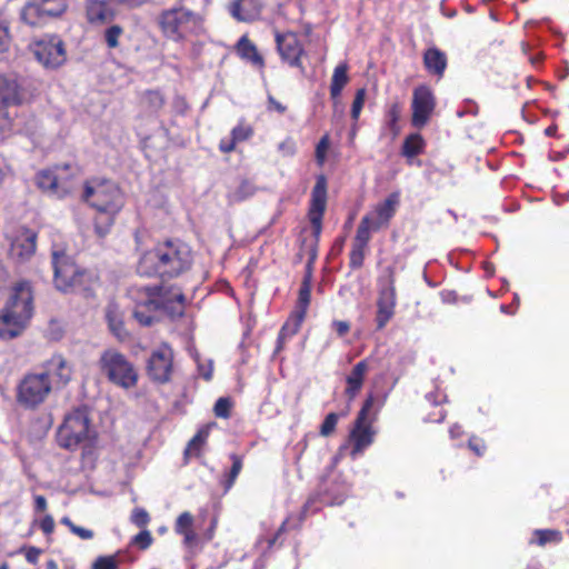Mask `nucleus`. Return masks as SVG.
<instances>
[{
    "label": "nucleus",
    "mask_w": 569,
    "mask_h": 569,
    "mask_svg": "<svg viewBox=\"0 0 569 569\" xmlns=\"http://www.w3.org/2000/svg\"><path fill=\"white\" fill-rule=\"evenodd\" d=\"M192 264V252L181 241H166L146 251L139 259L137 272L143 277L173 278Z\"/></svg>",
    "instance_id": "1"
},
{
    "label": "nucleus",
    "mask_w": 569,
    "mask_h": 569,
    "mask_svg": "<svg viewBox=\"0 0 569 569\" xmlns=\"http://www.w3.org/2000/svg\"><path fill=\"white\" fill-rule=\"evenodd\" d=\"M130 295L137 300L133 316L142 326L152 325L154 311H163L171 318L184 312L186 297L177 287H138L132 288Z\"/></svg>",
    "instance_id": "2"
},
{
    "label": "nucleus",
    "mask_w": 569,
    "mask_h": 569,
    "mask_svg": "<svg viewBox=\"0 0 569 569\" xmlns=\"http://www.w3.org/2000/svg\"><path fill=\"white\" fill-rule=\"evenodd\" d=\"M32 291L27 281L18 282L0 313V339L18 337L24 329L27 321L32 316Z\"/></svg>",
    "instance_id": "3"
},
{
    "label": "nucleus",
    "mask_w": 569,
    "mask_h": 569,
    "mask_svg": "<svg viewBox=\"0 0 569 569\" xmlns=\"http://www.w3.org/2000/svg\"><path fill=\"white\" fill-rule=\"evenodd\" d=\"M81 199L98 212L119 213L124 206V196L120 188L104 179L87 181Z\"/></svg>",
    "instance_id": "4"
},
{
    "label": "nucleus",
    "mask_w": 569,
    "mask_h": 569,
    "mask_svg": "<svg viewBox=\"0 0 569 569\" xmlns=\"http://www.w3.org/2000/svg\"><path fill=\"white\" fill-rule=\"evenodd\" d=\"M98 367L102 376L120 388L131 389L137 386V369L123 353L114 348L106 349L100 355Z\"/></svg>",
    "instance_id": "5"
},
{
    "label": "nucleus",
    "mask_w": 569,
    "mask_h": 569,
    "mask_svg": "<svg viewBox=\"0 0 569 569\" xmlns=\"http://www.w3.org/2000/svg\"><path fill=\"white\" fill-rule=\"evenodd\" d=\"M201 18L183 6L163 10L158 18L159 27L168 39L180 42L200 27Z\"/></svg>",
    "instance_id": "6"
},
{
    "label": "nucleus",
    "mask_w": 569,
    "mask_h": 569,
    "mask_svg": "<svg viewBox=\"0 0 569 569\" xmlns=\"http://www.w3.org/2000/svg\"><path fill=\"white\" fill-rule=\"evenodd\" d=\"M375 403V398L370 395L358 412L353 427L350 431V440L352 442L351 457L357 458L368 448L375 439L376 431L372 428L375 416L370 413Z\"/></svg>",
    "instance_id": "7"
},
{
    "label": "nucleus",
    "mask_w": 569,
    "mask_h": 569,
    "mask_svg": "<svg viewBox=\"0 0 569 569\" xmlns=\"http://www.w3.org/2000/svg\"><path fill=\"white\" fill-rule=\"evenodd\" d=\"M90 435L89 418L86 411L76 409L66 417L58 430L57 440L60 447L73 450L88 440Z\"/></svg>",
    "instance_id": "8"
},
{
    "label": "nucleus",
    "mask_w": 569,
    "mask_h": 569,
    "mask_svg": "<svg viewBox=\"0 0 569 569\" xmlns=\"http://www.w3.org/2000/svg\"><path fill=\"white\" fill-rule=\"evenodd\" d=\"M51 392V382L48 372L29 373L18 386L17 400L26 408H36L42 403Z\"/></svg>",
    "instance_id": "9"
},
{
    "label": "nucleus",
    "mask_w": 569,
    "mask_h": 569,
    "mask_svg": "<svg viewBox=\"0 0 569 569\" xmlns=\"http://www.w3.org/2000/svg\"><path fill=\"white\" fill-rule=\"evenodd\" d=\"M395 281V271L390 267L378 279L376 322L379 330L383 329L395 315L397 303Z\"/></svg>",
    "instance_id": "10"
},
{
    "label": "nucleus",
    "mask_w": 569,
    "mask_h": 569,
    "mask_svg": "<svg viewBox=\"0 0 569 569\" xmlns=\"http://www.w3.org/2000/svg\"><path fill=\"white\" fill-rule=\"evenodd\" d=\"M146 372L154 383L164 385L171 381L174 372V352L169 343L162 342L150 352Z\"/></svg>",
    "instance_id": "11"
},
{
    "label": "nucleus",
    "mask_w": 569,
    "mask_h": 569,
    "mask_svg": "<svg viewBox=\"0 0 569 569\" xmlns=\"http://www.w3.org/2000/svg\"><path fill=\"white\" fill-rule=\"evenodd\" d=\"M34 97L27 80L17 73L0 74V104L3 107L21 106Z\"/></svg>",
    "instance_id": "12"
},
{
    "label": "nucleus",
    "mask_w": 569,
    "mask_h": 569,
    "mask_svg": "<svg viewBox=\"0 0 569 569\" xmlns=\"http://www.w3.org/2000/svg\"><path fill=\"white\" fill-rule=\"evenodd\" d=\"M54 284L58 290L68 292L80 284L83 273L74 264L72 258L62 250H52Z\"/></svg>",
    "instance_id": "13"
},
{
    "label": "nucleus",
    "mask_w": 569,
    "mask_h": 569,
    "mask_svg": "<svg viewBox=\"0 0 569 569\" xmlns=\"http://www.w3.org/2000/svg\"><path fill=\"white\" fill-rule=\"evenodd\" d=\"M327 206V180L325 176L317 178L316 184L311 192V201L309 208V220L312 226L313 240L310 249V259L316 258V246L322 230V217Z\"/></svg>",
    "instance_id": "14"
},
{
    "label": "nucleus",
    "mask_w": 569,
    "mask_h": 569,
    "mask_svg": "<svg viewBox=\"0 0 569 569\" xmlns=\"http://www.w3.org/2000/svg\"><path fill=\"white\" fill-rule=\"evenodd\" d=\"M31 51L46 69H57L67 60L64 43L57 36H47L34 41L31 44Z\"/></svg>",
    "instance_id": "15"
},
{
    "label": "nucleus",
    "mask_w": 569,
    "mask_h": 569,
    "mask_svg": "<svg viewBox=\"0 0 569 569\" xmlns=\"http://www.w3.org/2000/svg\"><path fill=\"white\" fill-rule=\"evenodd\" d=\"M435 107L436 98L430 88L427 86L417 87L412 93V126L418 129L423 128L428 123Z\"/></svg>",
    "instance_id": "16"
},
{
    "label": "nucleus",
    "mask_w": 569,
    "mask_h": 569,
    "mask_svg": "<svg viewBox=\"0 0 569 569\" xmlns=\"http://www.w3.org/2000/svg\"><path fill=\"white\" fill-rule=\"evenodd\" d=\"M276 43L282 61L287 62L290 67L300 68L302 71L305 70L301 64V56L305 50L296 33L276 32Z\"/></svg>",
    "instance_id": "17"
},
{
    "label": "nucleus",
    "mask_w": 569,
    "mask_h": 569,
    "mask_svg": "<svg viewBox=\"0 0 569 569\" xmlns=\"http://www.w3.org/2000/svg\"><path fill=\"white\" fill-rule=\"evenodd\" d=\"M37 233L30 229L21 228L11 242L10 256L17 261L28 260L36 252Z\"/></svg>",
    "instance_id": "18"
},
{
    "label": "nucleus",
    "mask_w": 569,
    "mask_h": 569,
    "mask_svg": "<svg viewBox=\"0 0 569 569\" xmlns=\"http://www.w3.org/2000/svg\"><path fill=\"white\" fill-rule=\"evenodd\" d=\"M61 180L62 172H60V168H57L56 171L42 170L37 174V186L59 199L71 194V186L59 187Z\"/></svg>",
    "instance_id": "19"
},
{
    "label": "nucleus",
    "mask_w": 569,
    "mask_h": 569,
    "mask_svg": "<svg viewBox=\"0 0 569 569\" xmlns=\"http://www.w3.org/2000/svg\"><path fill=\"white\" fill-rule=\"evenodd\" d=\"M398 206L399 194L391 193L385 201L377 204L375 210L366 214L367 218L371 219L373 223V230H380L381 228L387 227L391 218L395 216Z\"/></svg>",
    "instance_id": "20"
},
{
    "label": "nucleus",
    "mask_w": 569,
    "mask_h": 569,
    "mask_svg": "<svg viewBox=\"0 0 569 569\" xmlns=\"http://www.w3.org/2000/svg\"><path fill=\"white\" fill-rule=\"evenodd\" d=\"M371 358H366L359 361L350 371V373L346 378L347 387L345 389L346 396L349 400H352L360 392L365 377L370 369Z\"/></svg>",
    "instance_id": "21"
},
{
    "label": "nucleus",
    "mask_w": 569,
    "mask_h": 569,
    "mask_svg": "<svg viewBox=\"0 0 569 569\" xmlns=\"http://www.w3.org/2000/svg\"><path fill=\"white\" fill-rule=\"evenodd\" d=\"M111 0H88L87 17L91 23H107L114 19L116 10L111 7Z\"/></svg>",
    "instance_id": "22"
},
{
    "label": "nucleus",
    "mask_w": 569,
    "mask_h": 569,
    "mask_svg": "<svg viewBox=\"0 0 569 569\" xmlns=\"http://www.w3.org/2000/svg\"><path fill=\"white\" fill-rule=\"evenodd\" d=\"M261 8L257 0H237L231 4L230 12L238 21L250 22L259 17Z\"/></svg>",
    "instance_id": "23"
},
{
    "label": "nucleus",
    "mask_w": 569,
    "mask_h": 569,
    "mask_svg": "<svg viewBox=\"0 0 569 569\" xmlns=\"http://www.w3.org/2000/svg\"><path fill=\"white\" fill-rule=\"evenodd\" d=\"M423 64L429 73L442 78L447 68V56L438 48H429L423 53Z\"/></svg>",
    "instance_id": "24"
},
{
    "label": "nucleus",
    "mask_w": 569,
    "mask_h": 569,
    "mask_svg": "<svg viewBox=\"0 0 569 569\" xmlns=\"http://www.w3.org/2000/svg\"><path fill=\"white\" fill-rule=\"evenodd\" d=\"M237 53L239 57L252 66L262 69L264 67V60L262 56L259 53L256 44L249 40L247 36H242L236 46Z\"/></svg>",
    "instance_id": "25"
},
{
    "label": "nucleus",
    "mask_w": 569,
    "mask_h": 569,
    "mask_svg": "<svg viewBox=\"0 0 569 569\" xmlns=\"http://www.w3.org/2000/svg\"><path fill=\"white\" fill-rule=\"evenodd\" d=\"M306 315L305 311H295L282 326L277 341L276 352L283 349L287 339L293 337L300 329Z\"/></svg>",
    "instance_id": "26"
},
{
    "label": "nucleus",
    "mask_w": 569,
    "mask_h": 569,
    "mask_svg": "<svg viewBox=\"0 0 569 569\" xmlns=\"http://www.w3.org/2000/svg\"><path fill=\"white\" fill-rule=\"evenodd\" d=\"M21 20L31 27L43 26L48 20L39 0H31L21 10Z\"/></svg>",
    "instance_id": "27"
},
{
    "label": "nucleus",
    "mask_w": 569,
    "mask_h": 569,
    "mask_svg": "<svg viewBox=\"0 0 569 569\" xmlns=\"http://www.w3.org/2000/svg\"><path fill=\"white\" fill-rule=\"evenodd\" d=\"M106 319L110 331L119 341H124L128 339L129 335L124 328L122 313L120 312L118 306L111 303L107 307Z\"/></svg>",
    "instance_id": "28"
},
{
    "label": "nucleus",
    "mask_w": 569,
    "mask_h": 569,
    "mask_svg": "<svg viewBox=\"0 0 569 569\" xmlns=\"http://www.w3.org/2000/svg\"><path fill=\"white\" fill-rule=\"evenodd\" d=\"M193 516L184 511L176 520L174 531L178 535L183 536V542L186 546H192L197 540V533L193 530Z\"/></svg>",
    "instance_id": "29"
},
{
    "label": "nucleus",
    "mask_w": 569,
    "mask_h": 569,
    "mask_svg": "<svg viewBox=\"0 0 569 569\" xmlns=\"http://www.w3.org/2000/svg\"><path fill=\"white\" fill-rule=\"evenodd\" d=\"M348 64L340 63L338 64L332 74L331 84H330V94L332 99H337L340 94L345 86L348 83Z\"/></svg>",
    "instance_id": "30"
},
{
    "label": "nucleus",
    "mask_w": 569,
    "mask_h": 569,
    "mask_svg": "<svg viewBox=\"0 0 569 569\" xmlns=\"http://www.w3.org/2000/svg\"><path fill=\"white\" fill-rule=\"evenodd\" d=\"M426 142L420 133L409 134L402 144L401 153L406 158H413L423 152Z\"/></svg>",
    "instance_id": "31"
},
{
    "label": "nucleus",
    "mask_w": 569,
    "mask_h": 569,
    "mask_svg": "<svg viewBox=\"0 0 569 569\" xmlns=\"http://www.w3.org/2000/svg\"><path fill=\"white\" fill-rule=\"evenodd\" d=\"M52 371L59 376L60 380L63 383H67L71 378V370L67 365L66 360L63 359V357L60 355L53 356L47 363L46 372L50 375V372Z\"/></svg>",
    "instance_id": "32"
},
{
    "label": "nucleus",
    "mask_w": 569,
    "mask_h": 569,
    "mask_svg": "<svg viewBox=\"0 0 569 569\" xmlns=\"http://www.w3.org/2000/svg\"><path fill=\"white\" fill-rule=\"evenodd\" d=\"M118 213L98 212L94 217V232L99 238L106 237L114 223Z\"/></svg>",
    "instance_id": "33"
},
{
    "label": "nucleus",
    "mask_w": 569,
    "mask_h": 569,
    "mask_svg": "<svg viewBox=\"0 0 569 569\" xmlns=\"http://www.w3.org/2000/svg\"><path fill=\"white\" fill-rule=\"evenodd\" d=\"M12 43V34L10 32V21L6 12L0 9V53H6L10 50Z\"/></svg>",
    "instance_id": "34"
},
{
    "label": "nucleus",
    "mask_w": 569,
    "mask_h": 569,
    "mask_svg": "<svg viewBox=\"0 0 569 569\" xmlns=\"http://www.w3.org/2000/svg\"><path fill=\"white\" fill-rule=\"evenodd\" d=\"M375 231L376 230H373V223L371 219L365 216L358 226L353 243L368 247V243L371 239V232Z\"/></svg>",
    "instance_id": "35"
},
{
    "label": "nucleus",
    "mask_w": 569,
    "mask_h": 569,
    "mask_svg": "<svg viewBox=\"0 0 569 569\" xmlns=\"http://www.w3.org/2000/svg\"><path fill=\"white\" fill-rule=\"evenodd\" d=\"M401 106L398 102H393L389 106L387 112H386V126L391 131L392 136H398L400 128L398 126V121L401 116Z\"/></svg>",
    "instance_id": "36"
},
{
    "label": "nucleus",
    "mask_w": 569,
    "mask_h": 569,
    "mask_svg": "<svg viewBox=\"0 0 569 569\" xmlns=\"http://www.w3.org/2000/svg\"><path fill=\"white\" fill-rule=\"evenodd\" d=\"M48 18H54L67 9L66 0H39Z\"/></svg>",
    "instance_id": "37"
},
{
    "label": "nucleus",
    "mask_w": 569,
    "mask_h": 569,
    "mask_svg": "<svg viewBox=\"0 0 569 569\" xmlns=\"http://www.w3.org/2000/svg\"><path fill=\"white\" fill-rule=\"evenodd\" d=\"M209 436V428L204 427L201 428L193 438L189 441L188 447L186 449V453H192L198 455L200 451L201 446L206 442L207 438Z\"/></svg>",
    "instance_id": "38"
},
{
    "label": "nucleus",
    "mask_w": 569,
    "mask_h": 569,
    "mask_svg": "<svg viewBox=\"0 0 569 569\" xmlns=\"http://www.w3.org/2000/svg\"><path fill=\"white\" fill-rule=\"evenodd\" d=\"M535 536L538 538L540 546H545L548 542L558 543L562 540L561 532L555 529H537Z\"/></svg>",
    "instance_id": "39"
},
{
    "label": "nucleus",
    "mask_w": 569,
    "mask_h": 569,
    "mask_svg": "<svg viewBox=\"0 0 569 569\" xmlns=\"http://www.w3.org/2000/svg\"><path fill=\"white\" fill-rule=\"evenodd\" d=\"M310 299H311L310 282L308 279H305L299 289L297 311H305V315H306L307 309L310 303Z\"/></svg>",
    "instance_id": "40"
},
{
    "label": "nucleus",
    "mask_w": 569,
    "mask_h": 569,
    "mask_svg": "<svg viewBox=\"0 0 569 569\" xmlns=\"http://www.w3.org/2000/svg\"><path fill=\"white\" fill-rule=\"evenodd\" d=\"M119 552L111 556H99L92 563V569H119Z\"/></svg>",
    "instance_id": "41"
},
{
    "label": "nucleus",
    "mask_w": 569,
    "mask_h": 569,
    "mask_svg": "<svg viewBox=\"0 0 569 569\" xmlns=\"http://www.w3.org/2000/svg\"><path fill=\"white\" fill-rule=\"evenodd\" d=\"M61 523L67 526L73 535L82 540H91L94 537V532L91 529L77 526L68 517H63Z\"/></svg>",
    "instance_id": "42"
},
{
    "label": "nucleus",
    "mask_w": 569,
    "mask_h": 569,
    "mask_svg": "<svg viewBox=\"0 0 569 569\" xmlns=\"http://www.w3.org/2000/svg\"><path fill=\"white\" fill-rule=\"evenodd\" d=\"M348 492L349 488L347 485H343L338 491L332 487L327 490L325 499L329 505L338 506L345 501Z\"/></svg>",
    "instance_id": "43"
},
{
    "label": "nucleus",
    "mask_w": 569,
    "mask_h": 569,
    "mask_svg": "<svg viewBox=\"0 0 569 569\" xmlns=\"http://www.w3.org/2000/svg\"><path fill=\"white\" fill-rule=\"evenodd\" d=\"M367 247L352 242L349 264L352 269H360L365 261Z\"/></svg>",
    "instance_id": "44"
},
{
    "label": "nucleus",
    "mask_w": 569,
    "mask_h": 569,
    "mask_svg": "<svg viewBox=\"0 0 569 569\" xmlns=\"http://www.w3.org/2000/svg\"><path fill=\"white\" fill-rule=\"evenodd\" d=\"M144 101L147 106L151 109V111H158L164 104L163 96L160 91L151 90L146 92Z\"/></svg>",
    "instance_id": "45"
},
{
    "label": "nucleus",
    "mask_w": 569,
    "mask_h": 569,
    "mask_svg": "<svg viewBox=\"0 0 569 569\" xmlns=\"http://www.w3.org/2000/svg\"><path fill=\"white\" fill-rule=\"evenodd\" d=\"M123 33L122 27L113 24L104 31V40L109 48H117L119 46V38Z\"/></svg>",
    "instance_id": "46"
},
{
    "label": "nucleus",
    "mask_w": 569,
    "mask_h": 569,
    "mask_svg": "<svg viewBox=\"0 0 569 569\" xmlns=\"http://www.w3.org/2000/svg\"><path fill=\"white\" fill-rule=\"evenodd\" d=\"M230 459L232 461V467L230 469V472H229V476H228V480H227V483H226V488L229 489L233 486L238 475L240 473L241 469H242V459L241 457H239L238 455L236 453H232L230 456Z\"/></svg>",
    "instance_id": "47"
},
{
    "label": "nucleus",
    "mask_w": 569,
    "mask_h": 569,
    "mask_svg": "<svg viewBox=\"0 0 569 569\" xmlns=\"http://www.w3.org/2000/svg\"><path fill=\"white\" fill-rule=\"evenodd\" d=\"M366 94H367V91L365 88L358 89L356 92V96H355V99L352 102V107H351V118L356 121L359 119V116L363 108Z\"/></svg>",
    "instance_id": "48"
},
{
    "label": "nucleus",
    "mask_w": 569,
    "mask_h": 569,
    "mask_svg": "<svg viewBox=\"0 0 569 569\" xmlns=\"http://www.w3.org/2000/svg\"><path fill=\"white\" fill-rule=\"evenodd\" d=\"M339 417L335 412H330L326 416L323 422L320 426V435L323 437H329L336 430Z\"/></svg>",
    "instance_id": "49"
},
{
    "label": "nucleus",
    "mask_w": 569,
    "mask_h": 569,
    "mask_svg": "<svg viewBox=\"0 0 569 569\" xmlns=\"http://www.w3.org/2000/svg\"><path fill=\"white\" fill-rule=\"evenodd\" d=\"M253 133V130L250 126L240 122L231 131V138L238 143L249 139Z\"/></svg>",
    "instance_id": "50"
},
{
    "label": "nucleus",
    "mask_w": 569,
    "mask_h": 569,
    "mask_svg": "<svg viewBox=\"0 0 569 569\" xmlns=\"http://www.w3.org/2000/svg\"><path fill=\"white\" fill-rule=\"evenodd\" d=\"M153 541V538L148 530H142L138 535H136L132 539V543L136 545L141 550L148 549Z\"/></svg>",
    "instance_id": "51"
},
{
    "label": "nucleus",
    "mask_w": 569,
    "mask_h": 569,
    "mask_svg": "<svg viewBox=\"0 0 569 569\" xmlns=\"http://www.w3.org/2000/svg\"><path fill=\"white\" fill-rule=\"evenodd\" d=\"M231 402L228 398H219L214 405V415L219 418H229Z\"/></svg>",
    "instance_id": "52"
},
{
    "label": "nucleus",
    "mask_w": 569,
    "mask_h": 569,
    "mask_svg": "<svg viewBox=\"0 0 569 569\" xmlns=\"http://www.w3.org/2000/svg\"><path fill=\"white\" fill-rule=\"evenodd\" d=\"M13 120L7 110V107L0 106V133H7L12 130Z\"/></svg>",
    "instance_id": "53"
},
{
    "label": "nucleus",
    "mask_w": 569,
    "mask_h": 569,
    "mask_svg": "<svg viewBox=\"0 0 569 569\" xmlns=\"http://www.w3.org/2000/svg\"><path fill=\"white\" fill-rule=\"evenodd\" d=\"M329 149V138L323 136L316 148V160L319 166H322L326 161L327 151Z\"/></svg>",
    "instance_id": "54"
},
{
    "label": "nucleus",
    "mask_w": 569,
    "mask_h": 569,
    "mask_svg": "<svg viewBox=\"0 0 569 569\" xmlns=\"http://www.w3.org/2000/svg\"><path fill=\"white\" fill-rule=\"evenodd\" d=\"M253 193V187L248 181H243L232 194V201H242Z\"/></svg>",
    "instance_id": "55"
},
{
    "label": "nucleus",
    "mask_w": 569,
    "mask_h": 569,
    "mask_svg": "<svg viewBox=\"0 0 569 569\" xmlns=\"http://www.w3.org/2000/svg\"><path fill=\"white\" fill-rule=\"evenodd\" d=\"M131 520L138 527H144L150 520L149 513L141 508H137L133 510Z\"/></svg>",
    "instance_id": "56"
},
{
    "label": "nucleus",
    "mask_w": 569,
    "mask_h": 569,
    "mask_svg": "<svg viewBox=\"0 0 569 569\" xmlns=\"http://www.w3.org/2000/svg\"><path fill=\"white\" fill-rule=\"evenodd\" d=\"M332 327L340 337L347 335L350 330V323L342 320H335Z\"/></svg>",
    "instance_id": "57"
},
{
    "label": "nucleus",
    "mask_w": 569,
    "mask_h": 569,
    "mask_svg": "<svg viewBox=\"0 0 569 569\" xmlns=\"http://www.w3.org/2000/svg\"><path fill=\"white\" fill-rule=\"evenodd\" d=\"M40 528L46 535H50L54 529V520L51 516L47 515L40 522Z\"/></svg>",
    "instance_id": "58"
},
{
    "label": "nucleus",
    "mask_w": 569,
    "mask_h": 569,
    "mask_svg": "<svg viewBox=\"0 0 569 569\" xmlns=\"http://www.w3.org/2000/svg\"><path fill=\"white\" fill-rule=\"evenodd\" d=\"M112 3L123 6L128 9H134L144 4L148 0H111Z\"/></svg>",
    "instance_id": "59"
},
{
    "label": "nucleus",
    "mask_w": 569,
    "mask_h": 569,
    "mask_svg": "<svg viewBox=\"0 0 569 569\" xmlns=\"http://www.w3.org/2000/svg\"><path fill=\"white\" fill-rule=\"evenodd\" d=\"M70 169V166H64L62 168H60V172H62V180L59 182V187L61 186H71V193L74 191L76 189V183L72 179H70L68 176H67V171Z\"/></svg>",
    "instance_id": "60"
},
{
    "label": "nucleus",
    "mask_w": 569,
    "mask_h": 569,
    "mask_svg": "<svg viewBox=\"0 0 569 569\" xmlns=\"http://www.w3.org/2000/svg\"><path fill=\"white\" fill-rule=\"evenodd\" d=\"M268 107L270 110H276L280 114L284 113L287 110V107L277 101L272 96L268 97Z\"/></svg>",
    "instance_id": "61"
},
{
    "label": "nucleus",
    "mask_w": 569,
    "mask_h": 569,
    "mask_svg": "<svg viewBox=\"0 0 569 569\" xmlns=\"http://www.w3.org/2000/svg\"><path fill=\"white\" fill-rule=\"evenodd\" d=\"M237 142L231 138L230 140H221L219 144L220 151L229 153L234 150Z\"/></svg>",
    "instance_id": "62"
},
{
    "label": "nucleus",
    "mask_w": 569,
    "mask_h": 569,
    "mask_svg": "<svg viewBox=\"0 0 569 569\" xmlns=\"http://www.w3.org/2000/svg\"><path fill=\"white\" fill-rule=\"evenodd\" d=\"M12 176V169L10 166L0 163V186Z\"/></svg>",
    "instance_id": "63"
},
{
    "label": "nucleus",
    "mask_w": 569,
    "mask_h": 569,
    "mask_svg": "<svg viewBox=\"0 0 569 569\" xmlns=\"http://www.w3.org/2000/svg\"><path fill=\"white\" fill-rule=\"evenodd\" d=\"M39 555H40V550L34 547H31L28 549V551L26 553V559L30 563H36L38 561Z\"/></svg>",
    "instance_id": "64"
}]
</instances>
